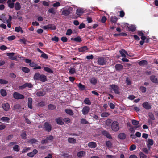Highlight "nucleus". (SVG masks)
Instances as JSON below:
<instances>
[{"label": "nucleus", "instance_id": "7ed1b4c3", "mask_svg": "<svg viewBox=\"0 0 158 158\" xmlns=\"http://www.w3.org/2000/svg\"><path fill=\"white\" fill-rule=\"evenodd\" d=\"M111 128L113 131H118L119 128L118 123L116 121H114L111 124Z\"/></svg>", "mask_w": 158, "mask_h": 158}, {"label": "nucleus", "instance_id": "f3484780", "mask_svg": "<svg viewBox=\"0 0 158 158\" xmlns=\"http://www.w3.org/2000/svg\"><path fill=\"white\" fill-rule=\"evenodd\" d=\"M32 98H28V108L31 109H32Z\"/></svg>", "mask_w": 158, "mask_h": 158}, {"label": "nucleus", "instance_id": "a19ab883", "mask_svg": "<svg viewBox=\"0 0 158 158\" xmlns=\"http://www.w3.org/2000/svg\"><path fill=\"white\" fill-rule=\"evenodd\" d=\"M110 115V114L108 112H103L101 114L102 117H106Z\"/></svg>", "mask_w": 158, "mask_h": 158}, {"label": "nucleus", "instance_id": "2eb2a0df", "mask_svg": "<svg viewBox=\"0 0 158 158\" xmlns=\"http://www.w3.org/2000/svg\"><path fill=\"white\" fill-rule=\"evenodd\" d=\"M119 52L121 55V56L125 58L126 57V55H128L127 52L124 49H122L121 50H120L119 51Z\"/></svg>", "mask_w": 158, "mask_h": 158}, {"label": "nucleus", "instance_id": "c85d7f7f", "mask_svg": "<svg viewBox=\"0 0 158 158\" xmlns=\"http://www.w3.org/2000/svg\"><path fill=\"white\" fill-rule=\"evenodd\" d=\"M15 9L17 10H19L21 9V5L19 2H16L15 6Z\"/></svg>", "mask_w": 158, "mask_h": 158}, {"label": "nucleus", "instance_id": "20e7f679", "mask_svg": "<svg viewBox=\"0 0 158 158\" xmlns=\"http://www.w3.org/2000/svg\"><path fill=\"white\" fill-rule=\"evenodd\" d=\"M13 96L14 98L16 99H23L24 98V96L17 92L14 93Z\"/></svg>", "mask_w": 158, "mask_h": 158}, {"label": "nucleus", "instance_id": "9d476101", "mask_svg": "<svg viewBox=\"0 0 158 158\" xmlns=\"http://www.w3.org/2000/svg\"><path fill=\"white\" fill-rule=\"evenodd\" d=\"M29 65L31 67H34V69H40L41 68V66H38L37 64L35 63L34 62H32V61Z\"/></svg>", "mask_w": 158, "mask_h": 158}, {"label": "nucleus", "instance_id": "5701e85b", "mask_svg": "<svg viewBox=\"0 0 158 158\" xmlns=\"http://www.w3.org/2000/svg\"><path fill=\"white\" fill-rule=\"evenodd\" d=\"M139 65L141 66L146 65L148 64V62L146 60H143L139 61Z\"/></svg>", "mask_w": 158, "mask_h": 158}, {"label": "nucleus", "instance_id": "9b49d317", "mask_svg": "<svg viewBox=\"0 0 158 158\" xmlns=\"http://www.w3.org/2000/svg\"><path fill=\"white\" fill-rule=\"evenodd\" d=\"M142 105L143 107L147 110H149L151 108V105L147 102H145L143 103Z\"/></svg>", "mask_w": 158, "mask_h": 158}, {"label": "nucleus", "instance_id": "79ce46f5", "mask_svg": "<svg viewBox=\"0 0 158 158\" xmlns=\"http://www.w3.org/2000/svg\"><path fill=\"white\" fill-rule=\"evenodd\" d=\"M46 138L48 142V141H52L54 139V137L53 136L51 135L48 137H47Z\"/></svg>", "mask_w": 158, "mask_h": 158}, {"label": "nucleus", "instance_id": "4be33fe9", "mask_svg": "<svg viewBox=\"0 0 158 158\" xmlns=\"http://www.w3.org/2000/svg\"><path fill=\"white\" fill-rule=\"evenodd\" d=\"M153 141L152 139H148V143L147 144V146L149 150L150 149V146H152L153 144Z\"/></svg>", "mask_w": 158, "mask_h": 158}, {"label": "nucleus", "instance_id": "e433bc0d", "mask_svg": "<svg viewBox=\"0 0 158 158\" xmlns=\"http://www.w3.org/2000/svg\"><path fill=\"white\" fill-rule=\"evenodd\" d=\"M0 93L2 96H5L7 95V92L4 89H2L0 90Z\"/></svg>", "mask_w": 158, "mask_h": 158}, {"label": "nucleus", "instance_id": "13d9d810", "mask_svg": "<svg viewBox=\"0 0 158 158\" xmlns=\"http://www.w3.org/2000/svg\"><path fill=\"white\" fill-rule=\"evenodd\" d=\"M136 148V146L135 145L133 144L131 145L130 148V151H133Z\"/></svg>", "mask_w": 158, "mask_h": 158}, {"label": "nucleus", "instance_id": "72a5a7b5", "mask_svg": "<svg viewBox=\"0 0 158 158\" xmlns=\"http://www.w3.org/2000/svg\"><path fill=\"white\" fill-rule=\"evenodd\" d=\"M45 93L43 91H38L36 93V95L40 97L44 96Z\"/></svg>", "mask_w": 158, "mask_h": 158}, {"label": "nucleus", "instance_id": "b1692460", "mask_svg": "<svg viewBox=\"0 0 158 158\" xmlns=\"http://www.w3.org/2000/svg\"><path fill=\"white\" fill-rule=\"evenodd\" d=\"M15 31L17 32H20L21 33H23L24 32L22 28L19 26L15 27Z\"/></svg>", "mask_w": 158, "mask_h": 158}, {"label": "nucleus", "instance_id": "3c124183", "mask_svg": "<svg viewBox=\"0 0 158 158\" xmlns=\"http://www.w3.org/2000/svg\"><path fill=\"white\" fill-rule=\"evenodd\" d=\"M122 65L119 64H117L115 66V68L116 69H122Z\"/></svg>", "mask_w": 158, "mask_h": 158}, {"label": "nucleus", "instance_id": "052dcab7", "mask_svg": "<svg viewBox=\"0 0 158 158\" xmlns=\"http://www.w3.org/2000/svg\"><path fill=\"white\" fill-rule=\"evenodd\" d=\"M81 123L82 124H88L89 123L85 119H82L81 120Z\"/></svg>", "mask_w": 158, "mask_h": 158}, {"label": "nucleus", "instance_id": "bf43d9fd", "mask_svg": "<svg viewBox=\"0 0 158 158\" xmlns=\"http://www.w3.org/2000/svg\"><path fill=\"white\" fill-rule=\"evenodd\" d=\"M148 116L152 120H154L155 119V118L153 114L152 113H150L148 114Z\"/></svg>", "mask_w": 158, "mask_h": 158}, {"label": "nucleus", "instance_id": "aec40b11", "mask_svg": "<svg viewBox=\"0 0 158 158\" xmlns=\"http://www.w3.org/2000/svg\"><path fill=\"white\" fill-rule=\"evenodd\" d=\"M85 152L83 151H81L78 152L77 154V156L79 158H81L85 156Z\"/></svg>", "mask_w": 158, "mask_h": 158}, {"label": "nucleus", "instance_id": "0eeeda50", "mask_svg": "<svg viewBox=\"0 0 158 158\" xmlns=\"http://www.w3.org/2000/svg\"><path fill=\"white\" fill-rule=\"evenodd\" d=\"M90 110V108L87 106L84 107L82 110V112L84 115L88 114Z\"/></svg>", "mask_w": 158, "mask_h": 158}, {"label": "nucleus", "instance_id": "cd10ccee", "mask_svg": "<svg viewBox=\"0 0 158 158\" xmlns=\"http://www.w3.org/2000/svg\"><path fill=\"white\" fill-rule=\"evenodd\" d=\"M65 112L68 114L70 115H73V113L72 110L69 109H66L65 110Z\"/></svg>", "mask_w": 158, "mask_h": 158}, {"label": "nucleus", "instance_id": "774afa93", "mask_svg": "<svg viewBox=\"0 0 158 158\" xmlns=\"http://www.w3.org/2000/svg\"><path fill=\"white\" fill-rule=\"evenodd\" d=\"M106 158H115L116 156L114 155H107L106 156Z\"/></svg>", "mask_w": 158, "mask_h": 158}, {"label": "nucleus", "instance_id": "f03ea898", "mask_svg": "<svg viewBox=\"0 0 158 158\" xmlns=\"http://www.w3.org/2000/svg\"><path fill=\"white\" fill-rule=\"evenodd\" d=\"M108 59V57L106 56L100 57L97 58V62L99 64L103 65L106 64Z\"/></svg>", "mask_w": 158, "mask_h": 158}, {"label": "nucleus", "instance_id": "338daca9", "mask_svg": "<svg viewBox=\"0 0 158 158\" xmlns=\"http://www.w3.org/2000/svg\"><path fill=\"white\" fill-rule=\"evenodd\" d=\"M140 158H146L147 156L144 154L143 153L141 152L139 154Z\"/></svg>", "mask_w": 158, "mask_h": 158}, {"label": "nucleus", "instance_id": "4d7b16f0", "mask_svg": "<svg viewBox=\"0 0 158 158\" xmlns=\"http://www.w3.org/2000/svg\"><path fill=\"white\" fill-rule=\"evenodd\" d=\"M106 145L108 147L111 148L112 147V144L110 141H107L106 142Z\"/></svg>", "mask_w": 158, "mask_h": 158}, {"label": "nucleus", "instance_id": "680f3d73", "mask_svg": "<svg viewBox=\"0 0 158 158\" xmlns=\"http://www.w3.org/2000/svg\"><path fill=\"white\" fill-rule=\"evenodd\" d=\"M45 104L44 102L42 101L38 103V106L40 107H42L45 106Z\"/></svg>", "mask_w": 158, "mask_h": 158}, {"label": "nucleus", "instance_id": "412c9836", "mask_svg": "<svg viewBox=\"0 0 158 158\" xmlns=\"http://www.w3.org/2000/svg\"><path fill=\"white\" fill-rule=\"evenodd\" d=\"M70 39L71 40H73L76 42H80L82 41L81 39L80 36H77L74 38L72 37Z\"/></svg>", "mask_w": 158, "mask_h": 158}, {"label": "nucleus", "instance_id": "69168bd1", "mask_svg": "<svg viewBox=\"0 0 158 158\" xmlns=\"http://www.w3.org/2000/svg\"><path fill=\"white\" fill-rule=\"evenodd\" d=\"M51 40L52 41H54L55 42H57L59 41V38L56 36H55L54 37L52 38Z\"/></svg>", "mask_w": 158, "mask_h": 158}, {"label": "nucleus", "instance_id": "c756f323", "mask_svg": "<svg viewBox=\"0 0 158 158\" xmlns=\"http://www.w3.org/2000/svg\"><path fill=\"white\" fill-rule=\"evenodd\" d=\"M128 30L132 32H134L136 30V27L134 25H131L128 27Z\"/></svg>", "mask_w": 158, "mask_h": 158}, {"label": "nucleus", "instance_id": "8fccbe9b", "mask_svg": "<svg viewBox=\"0 0 158 158\" xmlns=\"http://www.w3.org/2000/svg\"><path fill=\"white\" fill-rule=\"evenodd\" d=\"M48 108L49 109L53 110L56 108L55 106L52 104H50L48 106Z\"/></svg>", "mask_w": 158, "mask_h": 158}, {"label": "nucleus", "instance_id": "6e6d98bb", "mask_svg": "<svg viewBox=\"0 0 158 158\" xmlns=\"http://www.w3.org/2000/svg\"><path fill=\"white\" fill-rule=\"evenodd\" d=\"M112 122V121L111 119H108L106 121V124L107 126H110V125Z\"/></svg>", "mask_w": 158, "mask_h": 158}, {"label": "nucleus", "instance_id": "e2e57ef3", "mask_svg": "<svg viewBox=\"0 0 158 158\" xmlns=\"http://www.w3.org/2000/svg\"><path fill=\"white\" fill-rule=\"evenodd\" d=\"M85 25L84 23H81L78 27V28L79 29H81L85 27Z\"/></svg>", "mask_w": 158, "mask_h": 158}, {"label": "nucleus", "instance_id": "0e129e2a", "mask_svg": "<svg viewBox=\"0 0 158 158\" xmlns=\"http://www.w3.org/2000/svg\"><path fill=\"white\" fill-rule=\"evenodd\" d=\"M106 19H106V17L105 16H103L102 18L101 21V22L102 23H105L106 22Z\"/></svg>", "mask_w": 158, "mask_h": 158}, {"label": "nucleus", "instance_id": "4468645a", "mask_svg": "<svg viewBox=\"0 0 158 158\" xmlns=\"http://www.w3.org/2000/svg\"><path fill=\"white\" fill-rule=\"evenodd\" d=\"M2 107L4 110L7 111L10 108V105L8 103H6L3 104Z\"/></svg>", "mask_w": 158, "mask_h": 158}, {"label": "nucleus", "instance_id": "49530a36", "mask_svg": "<svg viewBox=\"0 0 158 158\" xmlns=\"http://www.w3.org/2000/svg\"><path fill=\"white\" fill-rule=\"evenodd\" d=\"M8 81L2 79H0V84H6L8 83Z\"/></svg>", "mask_w": 158, "mask_h": 158}, {"label": "nucleus", "instance_id": "bb28decb", "mask_svg": "<svg viewBox=\"0 0 158 158\" xmlns=\"http://www.w3.org/2000/svg\"><path fill=\"white\" fill-rule=\"evenodd\" d=\"M7 3L8 6L10 8H12L14 7V2H11V0H8Z\"/></svg>", "mask_w": 158, "mask_h": 158}, {"label": "nucleus", "instance_id": "c03bdc74", "mask_svg": "<svg viewBox=\"0 0 158 158\" xmlns=\"http://www.w3.org/2000/svg\"><path fill=\"white\" fill-rule=\"evenodd\" d=\"M84 102L85 104L88 105H90L91 104V102L88 98L85 99L84 100Z\"/></svg>", "mask_w": 158, "mask_h": 158}, {"label": "nucleus", "instance_id": "4c0bfd02", "mask_svg": "<svg viewBox=\"0 0 158 158\" xmlns=\"http://www.w3.org/2000/svg\"><path fill=\"white\" fill-rule=\"evenodd\" d=\"M48 12L53 15H55L56 13V11L54 8L52 7L48 10Z\"/></svg>", "mask_w": 158, "mask_h": 158}, {"label": "nucleus", "instance_id": "7c9ffc66", "mask_svg": "<svg viewBox=\"0 0 158 158\" xmlns=\"http://www.w3.org/2000/svg\"><path fill=\"white\" fill-rule=\"evenodd\" d=\"M90 82L92 84L95 85L97 83V80L95 78H91L90 79Z\"/></svg>", "mask_w": 158, "mask_h": 158}, {"label": "nucleus", "instance_id": "5fc2aeb1", "mask_svg": "<svg viewBox=\"0 0 158 158\" xmlns=\"http://www.w3.org/2000/svg\"><path fill=\"white\" fill-rule=\"evenodd\" d=\"M140 90L143 93L145 92L146 91V88L143 86H141L140 87Z\"/></svg>", "mask_w": 158, "mask_h": 158}, {"label": "nucleus", "instance_id": "2f4dec72", "mask_svg": "<svg viewBox=\"0 0 158 158\" xmlns=\"http://www.w3.org/2000/svg\"><path fill=\"white\" fill-rule=\"evenodd\" d=\"M77 86H78L79 89L80 90H83L85 89V85H83L81 83H80Z\"/></svg>", "mask_w": 158, "mask_h": 158}, {"label": "nucleus", "instance_id": "f704fd0d", "mask_svg": "<svg viewBox=\"0 0 158 158\" xmlns=\"http://www.w3.org/2000/svg\"><path fill=\"white\" fill-rule=\"evenodd\" d=\"M56 122L58 124L62 125L64 124V122L62 121V119L60 118H59L56 119Z\"/></svg>", "mask_w": 158, "mask_h": 158}, {"label": "nucleus", "instance_id": "1a4fd4ad", "mask_svg": "<svg viewBox=\"0 0 158 158\" xmlns=\"http://www.w3.org/2000/svg\"><path fill=\"white\" fill-rule=\"evenodd\" d=\"M110 87L115 93L118 94L119 93V89L117 85H110Z\"/></svg>", "mask_w": 158, "mask_h": 158}, {"label": "nucleus", "instance_id": "39448f33", "mask_svg": "<svg viewBox=\"0 0 158 158\" xmlns=\"http://www.w3.org/2000/svg\"><path fill=\"white\" fill-rule=\"evenodd\" d=\"M73 11L72 8H68V9L64 10L62 12V14L64 16H67L72 13Z\"/></svg>", "mask_w": 158, "mask_h": 158}, {"label": "nucleus", "instance_id": "603ef678", "mask_svg": "<svg viewBox=\"0 0 158 158\" xmlns=\"http://www.w3.org/2000/svg\"><path fill=\"white\" fill-rule=\"evenodd\" d=\"M72 32V30L71 29H68L66 33V35H70Z\"/></svg>", "mask_w": 158, "mask_h": 158}, {"label": "nucleus", "instance_id": "ddd939ff", "mask_svg": "<svg viewBox=\"0 0 158 158\" xmlns=\"http://www.w3.org/2000/svg\"><path fill=\"white\" fill-rule=\"evenodd\" d=\"M89 48L86 46H84L81 47L78 49V50L79 52H84L88 50Z\"/></svg>", "mask_w": 158, "mask_h": 158}, {"label": "nucleus", "instance_id": "f8f14e48", "mask_svg": "<svg viewBox=\"0 0 158 158\" xmlns=\"http://www.w3.org/2000/svg\"><path fill=\"white\" fill-rule=\"evenodd\" d=\"M38 152V151L37 150L34 149L32 152L27 153V155L29 157H32L35 155Z\"/></svg>", "mask_w": 158, "mask_h": 158}, {"label": "nucleus", "instance_id": "a211bd4d", "mask_svg": "<svg viewBox=\"0 0 158 158\" xmlns=\"http://www.w3.org/2000/svg\"><path fill=\"white\" fill-rule=\"evenodd\" d=\"M102 134L108 139H112L110 135L108 132L106 131H103L102 132Z\"/></svg>", "mask_w": 158, "mask_h": 158}, {"label": "nucleus", "instance_id": "473e14b6", "mask_svg": "<svg viewBox=\"0 0 158 158\" xmlns=\"http://www.w3.org/2000/svg\"><path fill=\"white\" fill-rule=\"evenodd\" d=\"M118 20L117 18L115 16H112L110 19V21L111 23H116Z\"/></svg>", "mask_w": 158, "mask_h": 158}, {"label": "nucleus", "instance_id": "58836bf2", "mask_svg": "<svg viewBox=\"0 0 158 158\" xmlns=\"http://www.w3.org/2000/svg\"><path fill=\"white\" fill-rule=\"evenodd\" d=\"M83 13V11L81 9H77L76 10V13L77 15L80 16L81 15V14Z\"/></svg>", "mask_w": 158, "mask_h": 158}, {"label": "nucleus", "instance_id": "37998d69", "mask_svg": "<svg viewBox=\"0 0 158 158\" xmlns=\"http://www.w3.org/2000/svg\"><path fill=\"white\" fill-rule=\"evenodd\" d=\"M13 149L15 151L18 152L19 151V147L18 145H15L13 147Z\"/></svg>", "mask_w": 158, "mask_h": 158}, {"label": "nucleus", "instance_id": "393cba45", "mask_svg": "<svg viewBox=\"0 0 158 158\" xmlns=\"http://www.w3.org/2000/svg\"><path fill=\"white\" fill-rule=\"evenodd\" d=\"M68 141L70 143L75 144L76 143V140L73 138H69L68 139Z\"/></svg>", "mask_w": 158, "mask_h": 158}, {"label": "nucleus", "instance_id": "a18cd8bd", "mask_svg": "<svg viewBox=\"0 0 158 158\" xmlns=\"http://www.w3.org/2000/svg\"><path fill=\"white\" fill-rule=\"evenodd\" d=\"M16 38V37L15 35H12L8 36L7 37V40L9 41H12L15 40Z\"/></svg>", "mask_w": 158, "mask_h": 158}, {"label": "nucleus", "instance_id": "f257e3e1", "mask_svg": "<svg viewBox=\"0 0 158 158\" xmlns=\"http://www.w3.org/2000/svg\"><path fill=\"white\" fill-rule=\"evenodd\" d=\"M33 78L35 80H39L42 82H45L47 81L46 76L43 74H40L38 73L35 74Z\"/></svg>", "mask_w": 158, "mask_h": 158}, {"label": "nucleus", "instance_id": "6e6552de", "mask_svg": "<svg viewBox=\"0 0 158 158\" xmlns=\"http://www.w3.org/2000/svg\"><path fill=\"white\" fill-rule=\"evenodd\" d=\"M44 128L48 132H50L52 129L51 125L47 122L45 123Z\"/></svg>", "mask_w": 158, "mask_h": 158}, {"label": "nucleus", "instance_id": "6ab92c4d", "mask_svg": "<svg viewBox=\"0 0 158 158\" xmlns=\"http://www.w3.org/2000/svg\"><path fill=\"white\" fill-rule=\"evenodd\" d=\"M88 146L91 148H94L96 147L97 144L95 142H89L88 143Z\"/></svg>", "mask_w": 158, "mask_h": 158}, {"label": "nucleus", "instance_id": "864d4df0", "mask_svg": "<svg viewBox=\"0 0 158 158\" xmlns=\"http://www.w3.org/2000/svg\"><path fill=\"white\" fill-rule=\"evenodd\" d=\"M28 142L32 144H33L37 142V141L35 139H32L30 140Z\"/></svg>", "mask_w": 158, "mask_h": 158}, {"label": "nucleus", "instance_id": "c9c22d12", "mask_svg": "<svg viewBox=\"0 0 158 158\" xmlns=\"http://www.w3.org/2000/svg\"><path fill=\"white\" fill-rule=\"evenodd\" d=\"M118 137L121 139H124L126 138V135L124 133H121L119 134Z\"/></svg>", "mask_w": 158, "mask_h": 158}, {"label": "nucleus", "instance_id": "a878e982", "mask_svg": "<svg viewBox=\"0 0 158 158\" xmlns=\"http://www.w3.org/2000/svg\"><path fill=\"white\" fill-rule=\"evenodd\" d=\"M14 53H7V55L9 56L10 59L15 60L16 59V57L14 56Z\"/></svg>", "mask_w": 158, "mask_h": 158}, {"label": "nucleus", "instance_id": "09e8293b", "mask_svg": "<svg viewBox=\"0 0 158 158\" xmlns=\"http://www.w3.org/2000/svg\"><path fill=\"white\" fill-rule=\"evenodd\" d=\"M132 123L134 125H136L139 123V122L135 120H132L131 121Z\"/></svg>", "mask_w": 158, "mask_h": 158}, {"label": "nucleus", "instance_id": "dca6fc26", "mask_svg": "<svg viewBox=\"0 0 158 158\" xmlns=\"http://www.w3.org/2000/svg\"><path fill=\"white\" fill-rule=\"evenodd\" d=\"M150 79L153 83L158 84V79L154 75L151 76L150 77Z\"/></svg>", "mask_w": 158, "mask_h": 158}, {"label": "nucleus", "instance_id": "ea45409f", "mask_svg": "<svg viewBox=\"0 0 158 158\" xmlns=\"http://www.w3.org/2000/svg\"><path fill=\"white\" fill-rule=\"evenodd\" d=\"M0 120L3 122L8 121L10 120L9 118L6 117H2L1 119Z\"/></svg>", "mask_w": 158, "mask_h": 158}, {"label": "nucleus", "instance_id": "de8ad7c7", "mask_svg": "<svg viewBox=\"0 0 158 158\" xmlns=\"http://www.w3.org/2000/svg\"><path fill=\"white\" fill-rule=\"evenodd\" d=\"M40 57L45 59H47L48 58V55L47 54L44 53V52L43 53H42Z\"/></svg>", "mask_w": 158, "mask_h": 158}, {"label": "nucleus", "instance_id": "423d86ee", "mask_svg": "<svg viewBox=\"0 0 158 158\" xmlns=\"http://www.w3.org/2000/svg\"><path fill=\"white\" fill-rule=\"evenodd\" d=\"M42 28L44 30L50 29L51 30H55L56 29V27L54 25L52 24H49L47 25L44 26Z\"/></svg>", "mask_w": 158, "mask_h": 158}]
</instances>
